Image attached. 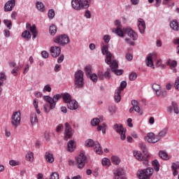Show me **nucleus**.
<instances>
[{
  "instance_id": "18",
  "label": "nucleus",
  "mask_w": 179,
  "mask_h": 179,
  "mask_svg": "<svg viewBox=\"0 0 179 179\" xmlns=\"http://www.w3.org/2000/svg\"><path fill=\"white\" fill-rule=\"evenodd\" d=\"M61 97H62V94H57L53 96V98H52L53 103H51V110H54L55 108L57 106V101H58V100H59Z\"/></svg>"
},
{
  "instance_id": "6",
  "label": "nucleus",
  "mask_w": 179,
  "mask_h": 179,
  "mask_svg": "<svg viewBox=\"0 0 179 179\" xmlns=\"http://www.w3.org/2000/svg\"><path fill=\"white\" fill-rule=\"evenodd\" d=\"M54 42L59 45H66L69 44V36L66 34L59 36L54 39Z\"/></svg>"
},
{
  "instance_id": "54",
  "label": "nucleus",
  "mask_w": 179,
  "mask_h": 179,
  "mask_svg": "<svg viewBox=\"0 0 179 179\" xmlns=\"http://www.w3.org/2000/svg\"><path fill=\"white\" fill-rule=\"evenodd\" d=\"M50 179H59V174L57 172H53L50 175Z\"/></svg>"
},
{
  "instance_id": "8",
  "label": "nucleus",
  "mask_w": 179,
  "mask_h": 179,
  "mask_svg": "<svg viewBox=\"0 0 179 179\" xmlns=\"http://www.w3.org/2000/svg\"><path fill=\"white\" fill-rule=\"evenodd\" d=\"M145 141H147L148 143H157L160 141V138L155 135L153 133H149L145 138Z\"/></svg>"
},
{
  "instance_id": "11",
  "label": "nucleus",
  "mask_w": 179,
  "mask_h": 179,
  "mask_svg": "<svg viewBox=\"0 0 179 179\" xmlns=\"http://www.w3.org/2000/svg\"><path fill=\"white\" fill-rule=\"evenodd\" d=\"M50 54L53 58H57L61 55V48L59 46H52L50 48Z\"/></svg>"
},
{
  "instance_id": "22",
  "label": "nucleus",
  "mask_w": 179,
  "mask_h": 179,
  "mask_svg": "<svg viewBox=\"0 0 179 179\" xmlns=\"http://www.w3.org/2000/svg\"><path fill=\"white\" fill-rule=\"evenodd\" d=\"M113 174L115 176V179H120V177H121V176H124V169L121 168L117 169L114 171Z\"/></svg>"
},
{
  "instance_id": "17",
  "label": "nucleus",
  "mask_w": 179,
  "mask_h": 179,
  "mask_svg": "<svg viewBox=\"0 0 179 179\" xmlns=\"http://www.w3.org/2000/svg\"><path fill=\"white\" fill-rule=\"evenodd\" d=\"M131 105L133 106L134 111H136V113H138L140 115H142L143 113L141 111V108L139 107V103H138V101L132 100Z\"/></svg>"
},
{
  "instance_id": "38",
  "label": "nucleus",
  "mask_w": 179,
  "mask_h": 179,
  "mask_svg": "<svg viewBox=\"0 0 179 179\" xmlns=\"http://www.w3.org/2000/svg\"><path fill=\"white\" fill-rule=\"evenodd\" d=\"M94 142L92 139H88L85 141V145L87 148H92V146L94 148Z\"/></svg>"
},
{
  "instance_id": "7",
  "label": "nucleus",
  "mask_w": 179,
  "mask_h": 179,
  "mask_svg": "<svg viewBox=\"0 0 179 179\" xmlns=\"http://www.w3.org/2000/svg\"><path fill=\"white\" fill-rule=\"evenodd\" d=\"M76 162L78 169H83L86 164V155L83 152H80L76 157Z\"/></svg>"
},
{
  "instance_id": "2",
  "label": "nucleus",
  "mask_w": 179,
  "mask_h": 179,
  "mask_svg": "<svg viewBox=\"0 0 179 179\" xmlns=\"http://www.w3.org/2000/svg\"><path fill=\"white\" fill-rule=\"evenodd\" d=\"M155 173V169L148 167L145 169H141L137 171V177L139 179H150V177L153 176Z\"/></svg>"
},
{
  "instance_id": "25",
  "label": "nucleus",
  "mask_w": 179,
  "mask_h": 179,
  "mask_svg": "<svg viewBox=\"0 0 179 179\" xmlns=\"http://www.w3.org/2000/svg\"><path fill=\"white\" fill-rule=\"evenodd\" d=\"M94 150L97 155H103V150L101 149V145L99 142H95L94 146Z\"/></svg>"
},
{
  "instance_id": "42",
  "label": "nucleus",
  "mask_w": 179,
  "mask_h": 179,
  "mask_svg": "<svg viewBox=\"0 0 179 179\" xmlns=\"http://www.w3.org/2000/svg\"><path fill=\"white\" fill-rule=\"evenodd\" d=\"M107 127V124L106 123H103L99 126H98L97 129L98 131H102V134H106V128Z\"/></svg>"
},
{
  "instance_id": "10",
  "label": "nucleus",
  "mask_w": 179,
  "mask_h": 179,
  "mask_svg": "<svg viewBox=\"0 0 179 179\" xmlns=\"http://www.w3.org/2000/svg\"><path fill=\"white\" fill-rule=\"evenodd\" d=\"M16 5V1L15 0H9L4 5V11L5 12H12L15 6Z\"/></svg>"
},
{
  "instance_id": "9",
  "label": "nucleus",
  "mask_w": 179,
  "mask_h": 179,
  "mask_svg": "<svg viewBox=\"0 0 179 179\" xmlns=\"http://www.w3.org/2000/svg\"><path fill=\"white\" fill-rule=\"evenodd\" d=\"M64 141H68V139H70L71 138L73 133H72V127L71 125H69V123L66 122L64 124Z\"/></svg>"
},
{
  "instance_id": "24",
  "label": "nucleus",
  "mask_w": 179,
  "mask_h": 179,
  "mask_svg": "<svg viewBox=\"0 0 179 179\" xmlns=\"http://www.w3.org/2000/svg\"><path fill=\"white\" fill-rule=\"evenodd\" d=\"M30 121L31 125H36L38 122V117H37V114L36 113H31L30 115Z\"/></svg>"
},
{
  "instance_id": "21",
  "label": "nucleus",
  "mask_w": 179,
  "mask_h": 179,
  "mask_svg": "<svg viewBox=\"0 0 179 179\" xmlns=\"http://www.w3.org/2000/svg\"><path fill=\"white\" fill-rule=\"evenodd\" d=\"M74 83L76 85V87H83L85 85V80L83 78H75Z\"/></svg>"
},
{
  "instance_id": "3",
  "label": "nucleus",
  "mask_w": 179,
  "mask_h": 179,
  "mask_svg": "<svg viewBox=\"0 0 179 179\" xmlns=\"http://www.w3.org/2000/svg\"><path fill=\"white\" fill-rule=\"evenodd\" d=\"M134 156L136 157L137 160L140 162H143V164L145 166H148L149 164V159H150V155L148 153H145V155H142V152L141 151H136L134 152Z\"/></svg>"
},
{
  "instance_id": "33",
  "label": "nucleus",
  "mask_w": 179,
  "mask_h": 179,
  "mask_svg": "<svg viewBox=\"0 0 179 179\" xmlns=\"http://www.w3.org/2000/svg\"><path fill=\"white\" fill-rule=\"evenodd\" d=\"M36 8L40 12H44L45 10V8L44 7V4L42 2L38 1L36 3Z\"/></svg>"
},
{
  "instance_id": "52",
  "label": "nucleus",
  "mask_w": 179,
  "mask_h": 179,
  "mask_svg": "<svg viewBox=\"0 0 179 179\" xmlns=\"http://www.w3.org/2000/svg\"><path fill=\"white\" fill-rule=\"evenodd\" d=\"M139 147L143 150V153H148V148H146V145L143 143H141L139 144Z\"/></svg>"
},
{
  "instance_id": "12",
  "label": "nucleus",
  "mask_w": 179,
  "mask_h": 179,
  "mask_svg": "<svg viewBox=\"0 0 179 179\" xmlns=\"http://www.w3.org/2000/svg\"><path fill=\"white\" fill-rule=\"evenodd\" d=\"M153 54L150 53L145 59V65L149 68L155 69V63L153 62Z\"/></svg>"
},
{
  "instance_id": "41",
  "label": "nucleus",
  "mask_w": 179,
  "mask_h": 179,
  "mask_svg": "<svg viewBox=\"0 0 179 179\" xmlns=\"http://www.w3.org/2000/svg\"><path fill=\"white\" fill-rule=\"evenodd\" d=\"M112 68V72H114V73H115V75H117V76H121L122 75L124 71L122 70H118L117 69V68H118V66L117 67H111Z\"/></svg>"
},
{
  "instance_id": "64",
  "label": "nucleus",
  "mask_w": 179,
  "mask_h": 179,
  "mask_svg": "<svg viewBox=\"0 0 179 179\" xmlns=\"http://www.w3.org/2000/svg\"><path fill=\"white\" fill-rule=\"evenodd\" d=\"M108 110H109V113H110V114H115V107L110 106L108 108Z\"/></svg>"
},
{
  "instance_id": "34",
  "label": "nucleus",
  "mask_w": 179,
  "mask_h": 179,
  "mask_svg": "<svg viewBox=\"0 0 179 179\" xmlns=\"http://www.w3.org/2000/svg\"><path fill=\"white\" fill-rule=\"evenodd\" d=\"M84 73L82 70H78L75 73V79H83Z\"/></svg>"
},
{
  "instance_id": "53",
  "label": "nucleus",
  "mask_w": 179,
  "mask_h": 179,
  "mask_svg": "<svg viewBox=\"0 0 179 179\" xmlns=\"http://www.w3.org/2000/svg\"><path fill=\"white\" fill-rule=\"evenodd\" d=\"M115 33L119 36V37H124V32L121 30V28H117Z\"/></svg>"
},
{
  "instance_id": "47",
  "label": "nucleus",
  "mask_w": 179,
  "mask_h": 179,
  "mask_svg": "<svg viewBox=\"0 0 179 179\" xmlns=\"http://www.w3.org/2000/svg\"><path fill=\"white\" fill-rule=\"evenodd\" d=\"M3 23L6 24V26L9 30L12 29V21L9 20H4Z\"/></svg>"
},
{
  "instance_id": "37",
  "label": "nucleus",
  "mask_w": 179,
  "mask_h": 179,
  "mask_svg": "<svg viewBox=\"0 0 179 179\" xmlns=\"http://www.w3.org/2000/svg\"><path fill=\"white\" fill-rule=\"evenodd\" d=\"M22 37L26 38L27 40H30L31 38V34L28 30L24 31L22 34Z\"/></svg>"
},
{
  "instance_id": "30",
  "label": "nucleus",
  "mask_w": 179,
  "mask_h": 179,
  "mask_svg": "<svg viewBox=\"0 0 179 179\" xmlns=\"http://www.w3.org/2000/svg\"><path fill=\"white\" fill-rule=\"evenodd\" d=\"M114 99L116 103H120L121 101V91L120 90H115Z\"/></svg>"
},
{
  "instance_id": "27",
  "label": "nucleus",
  "mask_w": 179,
  "mask_h": 179,
  "mask_svg": "<svg viewBox=\"0 0 179 179\" xmlns=\"http://www.w3.org/2000/svg\"><path fill=\"white\" fill-rule=\"evenodd\" d=\"M62 97L64 103H66V104H68L72 100V96L69 93L62 94Z\"/></svg>"
},
{
  "instance_id": "62",
  "label": "nucleus",
  "mask_w": 179,
  "mask_h": 179,
  "mask_svg": "<svg viewBox=\"0 0 179 179\" xmlns=\"http://www.w3.org/2000/svg\"><path fill=\"white\" fill-rule=\"evenodd\" d=\"M174 87L176 90H179V77H178L175 81Z\"/></svg>"
},
{
  "instance_id": "50",
  "label": "nucleus",
  "mask_w": 179,
  "mask_h": 179,
  "mask_svg": "<svg viewBox=\"0 0 179 179\" xmlns=\"http://www.w3.org/2000/svg\"><path fill=\"white\" fill-rule=\"evenodd\" d=\"M51 90H52V88H51V86H50V85H45L43 89V93H45L46 92L50 93V92H51Z\"/></svg>"
},
{
  "instance_id": "23",
  "label": "nucleus",
  "mask_w": 179,
  "mask_h": 179,
  "mask_svg": "<svg viewBox=\"0 0 179 179\" xmlns=\"http://www.w3.org/2000/svg\"><path fill=\"white\" fill-rule=\"evenodd\" d=\"M170 27L174 31H178L179 30V24L177 20H174L171 22Z\"/></svg>"
},
{
  "instance_id": "63",
  "label": "nucleus",
  "mask_w": 179,
  "mask_h": 179,
  "mask_svg": "<svg viewBox=\"0 0 179 179\" xmlns=\"http://www.w3.org/2000/svg\"><path fill=\"white\" fill-rule=\"evenodd\" d=\"M6 79V75H5V73H0V80L1 82H3Z\"/></svg>"
},
{
  "instance_id": "28",
  "label": "nucleus",
  "mask_w": 179,
  "mask_h": 179,
  "mask_svg": "<svg viewBox=\"0 0 179 179\" xmlns=\"http://www.w3.org/2000/svg\"><path fill=\"white\" fill-rule=\"evenodd\" d=\"M80 4L83 9H87L90 6V0H80Z\"/></svg>"
},
{
  "instance_id": "4",
  "label": "nucleus",
  "mask_w": 179,
  "mask_h": 179,
  "mask_svg": "<svg viewBox=\"0 0 179 179\" xmlns=\"http://www.w3.org/2000/svg\"><path fill=\"white\" fill-rule=\"evenodd\" d=\"M113 129L115 132L120 135V139L122 141H125L127 138V136H125V134H127V129H124V126H122V124H115L113 126Z\"/></svg>"
},
{
  "instance_id": "15",
  "label": "nucleus",
  "mask_w": 179,
  "mask_h": 179,
  "mask_svg": "<svg viewBox=\"0 0 179 179\" xmlns=\"http://www.w3.org/2000/svg\"><path fill=\"white\" fill-rule=\"evenodd\" d=\"M138 27L140 33L141 34H143L145 33V29H146V24L145 23V21L142 18H139L138 20Z\"/></svg>"
},
{
  "instance_id": "57",
  "label": "nucleus",
  "mask_w": 179,
  "mask_h": 179,
  "mask_svg": "<svg viewBox=\"0 0 179 179\" xmlns=\"http://www.w3.org/2000/svg\"><path fill=\"white\" fill-rule=\"evenodd\" d=\"M90 79H91V80H92V82H97V75L96 73H92L91 75H90Z\"/></svg>"
},
{
  "instance_id": "19",
  "label": "nucleus",
  "mask_w": 179,
  "mask_h": 179,
  "mask_svg": "<svg viewBox=\"0 0 179 179\" xmlns=\"http://www.w3.org/2000/svg\"><path fill=\"white\" fill-rule=\"evenodd\" d=\"M72 8L76 10H80L81 6H80V1L79 0H72L71 1Z\"/></svg>"
},
{
  "instance_id": "51",
  "label": "nucleus",
  "mask_w": 179,
  "mask_h": 179,
  "mask_svg": "<svg viewBox=\"0 0 179 179\" xmlns=\"http://www.w3.org/2000/svg\"><path fill=\"white\" fill-rule=\"evenodd\" d=\"M126 87H127V81H122L120 83V87L117 90L122 92V90H124V89H125Z\"/></svg>"
},
{
  "instance_id": "40",
  "label": "nucleus",
  "mask_w": 179,
  "mask_h": 179,
  "mask_svg": "<svg viewBox=\"0 0 179 179\" xmlns=\"http://www.w3.org/2000/svg\"><path fill=\"white\" fill-rule=\"evenodd\" d=\"M167 65H169L171 67V69H173V68H176V66H177V61L168 60Z\"/></svg>"
},
{
  "instance_id": "14",
  "label": "nucleus",
  "mask_w": 179,
  "mask_h": 179,
  "mask_svg": "<svg viewBox=\"0 0 179 179\" xmlns=\"http://www.w3.org/2000/svg\"><path fill=\"white\" fill-rule=\"evenodd\" d=\"M67 107L69 110H78L79 108V103L75 99H71L67 103Z\"/></svg>"
},
{
  "instance_id": "32",
  "label": "nucleus",
  "mask_w": 179,
  "mask_h": 179,
  "mask_svg": "<svg viewBox=\"0 0 179 179\" xmlns=\"http://www.w3.org/2000/svg\"><path fill=\"white\" fill-rule=\"evenodd\" d=\"M159 156L163 160H169L170 157H169V154H167L165 151H159Z\"/></svg>"
},
{
  "instance_id": "43",
  "label": "nucleus",
  "mask_w": 179,
  "mask_h": 179,
  "mask_svg": "<svg viewBox=\"0 0 179 179\" xmlns=\"http://www.w3.org/2000/svg\"><path fill=\"white\" fill-rule=\"evenodd\" d=\"M172 108L175 114H179L178 105L177 104V103L173 101Z\"/></svg>"
},
{
  "instance_id": "59",
  "label": "nucleus",
  "mask_w": 179,
  "mask_h": 179,
  "mask_svg": "<svg viewBox=\"0 0 179 179\" xmlns=\"http://www.w3.org/2000/svg\"><path fill=\"white\" fill-rule=\"evenodd\" d=\"M41 55H42L43 58H45V59H47V58H48L50 54L47 51L43 50L41 52Z\"/></svg>"
},
{
  "instance_id": "46",
  "label": "nucleus",
  "mask_w": 179,
  "mask_h": 179,
  "mask_svg": "<svg viewBox=\"0 0 179 179\" xmlns=\"http://www.w3.org/2000/svg\"><path fill=\"white\" fill-rule=\"evenodd\" d=\"M85 71L87 76H90V75H92V66H86L85 68Z\"/></svg>"
},
{
  "instance_id": "36",
  "label": "nucleus",
  "mask_w": 179,
  "mask_h": 179,
  "mask_svg": "<svg viewBox=\"0 0 179 179\" xmlns=\"http://www.w3.org/2000/svg\"><path fill=\"white\" fill-rule=\"evenodd\" d=\"M167 132H169L168 128L163 129L159 134H158V138H164L166 135H167Z\"/></svg>"
},
{
  "instance_id": "58",
  "label": "nucleus",
  "mask_w": 179,
  "mask_h": 179,
  "mask_svg": "<svg viewBox=\"0 0 179 179\" xmlns=\"http://www.w3.org/2000/svg\"><path fill=\"white\" fill-rule=\"evenodd\" d=\"M136 78H138V75L136 74V73H131L129 75L130 80H135L136 79Z\"/></svg>"
},
{
  "instance_id": "13",
  "label": "nucleus",
  "mask_w": 179,
  "mask_h": 179,
  "mask_svg": "<svg viewBox=\"0 0 179 179\" xmlns=\"http://www.w3.org/2000/svg\"><path fill=\"white\" fill-rule=\"evenodd\" d=\"M124 31L129 36V37H130V38H132V40L135 41L138 39V34H136L132 29L126 28L124 29Z\"/></svg>"
},
{
  "instance_id": "61",
  "label": "nucleus",
  "mask_w": 179,
  "mask_h": 179,
  "mask_svg": "<svg viewBox=\"0 0 179 179\" xmlns=\"http://www.w3.org/2000/svg\"><path fill=\"white\" fill-rule=\"evenodd\" d=\"M111 39V37L109 35H105L103 36V41L105 43H110V40Z\"/></svg>"
},
{
  "instance_id": "48",
  "label": "nucleus",
  "mask_w": 179,
  "mask_h": 179,
  "mask_svg": "<svg viewBox=\"0 0 179 179\" xmlns=\"http://www.w3.org/2000/svg\"><path fill=\"white\" fill-rule=\"evenodd\" d=\"M44 100L47 101V103H49L50 104V110H51V104H52L53 101H52V98H51V96H45L43 97Z\"/></svg>"
},
{
  "instance_id": "39",
  "label": "nucleus",
  "mask_w": 179,
  "mask_h": 179,
  "mask_svg": "<svg viewBox=\"0 0 179 179\" xmlns=\"http://www.w3.org/2000/svg\"><path fill=\"white\" fill-rule=\"evenodd\" d=\"M152 166H154L155 171H159V170H160V164L157 159L152 161Z\"/></svg>"
},
{
  "instance_id": "31",
  "label": "nucleus",
  "mask_w": 179,
  "mask_h": 179,
  "mask_svg": "<svg viewBox=\"0 0 179 179\" xmlns=\"http://www.w3.org/2000/svg\"><path fill=\"white\" fill-rule=\"evenodd\" d=\"M26 159L27 162H30L31 163H33L34 162V153L31 152H28L26 155Z\"/></svg>"
},
{
  "instance_id": "29",
  "label": "nucleus",
  "mask_w": 179,
  "mask_h": 179,
  "mask_svg": "<svg viewBox=\"0 0 179 179\" xmlns=\"http://www.w3.org/2000/svg\"><path fill=\"white\" fill-rule=\"evenodd\" d=\"M75 141L71 140L70 141L68 142L67 143V150L69 152H73L75 150Z\"/></svg>"
},
{
  "instance_id": "20",
  "label": "nucleus",
  "mask_w": 179,
  "mask_h": 179,
  "mask_svg": "<svg viewBox=\"0 0 179 179\" xmlns=\"http://www.w3.org/2000/svg\"><path fill=\"white\" fill-rule=\"evenodd\" d=\"M153 90H155L156 95L159 97L162 94L161 89L162 87L159 84L154 83L152 86Z\"/></svg>"
},
{
  "instance_id": "55",
  "label": "nucleus",
  "mask_w": 179,
  "mask_h": 179,
  "mask_svg": "<svg viewBox=\"0 0 179 179\" xmlns=\"http://www.w3.org/2000/svg\"><path fill=\"white\" fill-rule=\"evenodd\" d=\"M54 16H55V12L52 9L49 10L48 11L49 19H54Z\"/></svg>"
},
{
  "instance_id": "49",
  "label": "nucleus",
  "mask_w": 179,
  "mask_h": 179,
  "mask_svg": "<svg viewBox=\"0 0 179 179\" xmlns=\"http://www.w3.org/2000/svg\"><path fill=\"white\" fill-rule=\"evenodd\" d=\"M99 124H100V119L96 117V118H94L92 121H91V124L93 126V127H96Z\"/></svg>"
},
{
  "instance_id": "35",
  "label": "nucleus",
  "mask_w": 179,
  "mask_h": 179,
  "mask_svg": "<svg viewBox=\"0 0 179 179\" xmlns=\"http://www.w3.org/2000/svg\"><path fill=\"white\" fill-rule=\"evenodd\" d=\"M49 33L50 36H55L57 34V26L52 24L49 28Z\"/></svg>"
},
{
  "instance_id": "5",
  "label": "nucleus",
  "mask_w": 179,
  "mask_h": 179,
  "mask_svg": "<svg viewBox=\"0 0 179 179\" xmlns=\"http://www.w3.org/2000/svg\"><path fill=\"white\" fill-rule=\"evenodd\" d=\"M20 121H22V113L20 110L14 112L11 117V124L13 128H17L20 125Z\"/></svg>"
},
{
  "instance_id": "16",
  "label": "nucleus",
  "mask_w": 179,
  "mask_h": 179,
  "mask_svg": "<svg viewBox=\"0 0 179 179\" xmlns=\"http://www.w3.org/2000/svg\"><path fill=\"white\" fill-rule=\"evenodd\" d=\"M27 29H29L31 33L32 34V38L34 40L36 37H37V29L36 28V25L31 26L30 24H26Z\"/></svg>"
},
{
  "instance_id": "56",
  "label": "nucleus",
  "mask_w": 179,
  "mask_h": 179,
  "mask_svg": "<svg viewBox=\"0 0 179 179\" xmlns=\"http://www.w3.org/2000/svg\"><path fill=\"white\" fill-rule=\"evenodd\" d=\"M102 164H103V166H110V160L108 159V158H103L102 159Z\"/></svg>"
},
{
  "instance_id": "26",
  "label": "nucleus",
  "mask_w": 179,
  "mask_h": 179,
  "mask_svg": "<svg viewBox=\"0 0 179 179\" xmlns=\"http://www.w3.org/2000/svg\"><path fill=\"white\" fill-rule=\"evenodd\" d=\"M45 159L48 163H54V156L50 152H45Z\"/></svg>"
},
{
  "instance_id": "44",
  "label": "nucleus",
  "mask_w": 179,
  "mask_h": 179,
  "mask_svg": "<svg viewBox=\"0 0 179 179\" xmlns=\"http://www.w3.org/2000/svg\"><path fill=\"white\" fill-rule=\"evenodd\" d=\"M112 162L113 163V164H119L120 163H121V159H120V158L117 156H113Z\"/></svg>"
},
{
  "instance_id": "60",
  "label": "nucleus",
  "mask_w": 179,
  "mask_h": 179,
  "mask_svg": "<svg viewBox=\"0 0 179 179\" xmlns=\"http://www.w3.org/2000/svg\"><path fill=\"white\" fill-rule=\"evenodd\" d=\"M50 109L51 110V108H50V106L48 105V103H46V104L44 105V111H45V113L48 114V113H50Z\"/></svg>"
},
{
  "instance_id": "45",
  "label": "nucleus",
  "mask_w": 179,
  "mask_h": 179,
  "mask_svg": "<svg viewBox=\"0 0 179 179\" xmlns=\"http://www.w3.org/2000/svg\"><path fill=\"white\" fill-rule=\"evenodd\" d=\"M9 164L15 167V166H20V162L12 159L9 161Z\"/></svg>"
},
{
  "instance_id": "1",
  "label": "nucleus",
  "mask_w": 179,
  "mask_h": 179,
  "mask_svg": "<svg viewBox=\"0 0 179 179\" xmlns=\"http://www.w3.org/2000/svg\"><path fill=\"white\" fill-rule=\"evenodd\" d=\"M101 53L105 55V62L108 65H110V68H117L118 66V63L113 59L114 56L108 51V46L103 45L101 47Z\"/></svg>"
}]
</instances>
